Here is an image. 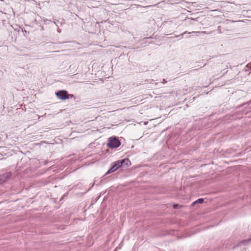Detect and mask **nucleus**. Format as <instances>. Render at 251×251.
<instances>
[{
	"label": "nucleus",
	"instance_id": "1",
	"mask_svg": "<svg viewBox=\"0 0 251 251\" xmlns=\"http://www.w3.org/2000/svg\"><path fill=\"white\" fill-rule=\"evenodd\" d=\"M121 143L118 138L117 137H111L108 138V142L107 146L111 148H117L120 147Z\"/></svg>",
	"mask_w": 251,
	"mask_h": 251
},
{
	"label": "nucleus",
	"instance_id": "2",
	"mask_svg": "<svg viewBox=\"0 0 251 251\" xmlns=\"http://www.w3.org/2000/svg\"><path fill=\"white\" fill-rule=\"evenodd\" d=\"M58 99L61 100H66L69 99V94L66 90H60L55 93Z\"/></svg>",
	"mask_w": 251,
	"mask_h": 251
},
{
	"label": "nucleus",
	"instance_id": "3",
	"mask_svg": "<svg viewBox=\"0 0 251 251\" xmlns=\"http://www.w3.org/2000/svg\"><path fill=\"white\" fill-rule=\"evenodd\" d=\"M121 167L119 160L114 162L111 164L110 168L105 173V175H107L117 171Z\"/></svg>",
	"mask_w": 251,
	"mask_h": 251
},
{
	"label": "nucleus",
	"instance_id": "4",
	"mask_svg": "<svg viewBox=\"0 0 251 251\" xmlns=\"http://www.w3.org/2000/svg\"><path fill=\"white\" fill-rule=\"evenodd\" d=\"M119 163L121 165V166L123 165V164H124L126 166H129L131 165V162L130 161L127 159L125 158L122 160H119Z\"/></svg>",
	"mask_w": 251,
	"mask_h": 251
},
{
	"label": "nucleus",
	"instance_id": "5",
	"mask_svg": "<svg viewBox=\"0 0 251 251\" xmlns=\"http://www.w3.org/2000/svg\"><path fill=\"white\" fill-rule=\"evenodd\" d=\"M186 33H188V34H192V35H194V36H199V34H205V31H202V32H200V31H192L191 32H188L187 31H185L184 33H183L182 34H181L180 36H181L182 37H183V35Z\"/></svg>",
	"mask_w": 251,
	"mask_h": 251
},
{
	"label": "nucleus",
	"instance_id": "6",
	"mask_svg": "<svg viewBox=\"0 0 251 251\" xmlns=\"http://www.w3.org/2000/svg\"><path fill=\"white\" fill-rule=\"evenodd\" d=\"M251 243V238H249L246 240H243L240 241L239 245H248Z\"/></svg>",
	"mask_w": 251,
	"mask_h": 251
},
{
	"label": "nucleus",
	"instance_id": "7",
	"mask_svg": "<svg viewBox=\"0 0 251 251\" xmlns=\"http://www.w3.org/2000/svg\"><path fill=\"white\" fill-rule=\"evenodd\" d=\"M251 243V238H249L246 240H243L240 241L239 245H248Z\"/></svg>",
	"mask_w": 251,
	"mask_h": 251
},
{
	"label": "nucleus",
	"instance_id": "8",
	"mask_svg": "<svg viewBox=\"0 0 251 251\" xmlns=\"http://www.w3.org/2000/svg\"><path fill=\"white\" fill-rule=\"evenodd\" d=\"M203 201V199L202 198H200L198 199L194 203H202Z\"/></svg>",
	"mask_w": 251,
	"mask_h": 251
},
{
	"label": "nucleus",
	"instance_id": "9",
	"mask_svg": "<svg viewBox=\"0 0 251 251\" xmlns=\"http://www.w3.org/2000/svg\"><path fill=\"white\" fill-rule=\"evenodd\" d=\"M231 23H235V22H242V20H238V21H233V20H231L230 21Z\"/></svg>",
	"mask_w": 251,
	"mask_h": 251
},
{
	"label": "nucleus",
	"instance_id": "10",
	"mask_svg": "<svg viewBox=\"0 0 251 251\" xmlns=\"http://www.w3.org/2000/svg\"><path fill=\"white\" fill-rule=\"evenodd\" d=\"M155 6H156V4L151 5H148V6H144V8H148V7H150Z\"/></svg>",
	"mask_w": 251,
	"mask_h": 251
},
{
	"label": "nucleus",
	"instance_id": "11",
	"mask_svg": "<svg viewBox=\"0 0 251 251\" xmlns=\"http://www.w3.org/2000/svg\"><path fill=\"white\" fill-rule=\"evenodd\" d=\"M69 99L75 98V96L73 95L69 94Z\"/></svg>",
	"mask_w": 251,
	"mask_h": 251
},
{
	"label": "nucleus",
	"instance_id": "12",
	"mask_svg": "<svg viewBox=\"0 0 251 251\" xmlns=\"http://www.w3.org/2000/svg\"><path fill=\"white\" fill-rule=\"evenodd\" d=\"M162 83H164V84L166 83H167V81L165 80V79H163Z\"/></svg>",
	"mask_w": 251,
	"mask_h": 251
},
{
	"label": "nucleus",
	"instance_id": "13",
	"mask_svg": "<svg viewBox=\"0 0 251 251\" xmlns=\"http://www.w3.org/2000/svg\"><path fill=\"white\" fill-rule=\"evenodd\" d=\"M57 31L59 33L61 32V29L59 28H57Z\"/></svg>",
	"mask_w": 251,
	"mask_h": 251
},
{
	"label": "nucleus",
	"instance_id": "14",
	"mask_svg": "<svg viewBox=\"0 0 251 251\" xmlns=\"http://www.w3.org/2000/svg\"><path fill=\"white\" fill-rule=\"evenodd\" d=\"M177 206H178V204H174V205H173V207H174V208H177Z\"/></svg>",
	"mask_w": 251,
	"mask_h": 251
},
{
	"label": "nucleus",
	"instance_id": "15",
	"mask_svg": "<svg viewBox=\"0 0 251 251\" xmlns=\"http://www.w3.org/2000/svg\"><path fill=\"white\" fill-rule=\"evenodd\" d=\"M137 7H142V6L141 5H138L137 6Z\"/></svg>",
	"mask_w": 251,
	"mask_h": 251
},
{
	"label": "nucleus",
	"instance_id": "16",
	"mask_svg": "<svg viewBox=\"0 0 251 251\" xmlns=\"http://www.w3.org/2000/svg\"><path fill=\"white\" fill-rule=\"evenodd\" d=\"M147 123H145V125H147Z\"/></svg>",
	"mask_w": 251,
	"mask_h": 251
}]
</instances>
